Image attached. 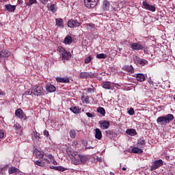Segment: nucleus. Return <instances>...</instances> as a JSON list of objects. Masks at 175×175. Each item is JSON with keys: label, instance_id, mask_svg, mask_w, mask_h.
I'll list each match as a JSON object with an SVG mask.
<instances>
[{"label": "nucleus", "instance_id": "f257e3e1", "mask_svg": "<svg viewBox=\"0 0 175 175\" xmlns=\"http://www.w3.org/2000/svg\"><path fill=\"white\" fill-rule=\"evenodd\" d=\"M174 120V116L172 113H168L166 116H161L157 119V122L159 125H167Z\"/></svg>", "mask_w": 175, "mask_h": 175}, {"label": "nucleus", "instance_id": "f03ea898", "mask_svg": "<svg viewBox=\"0 0 175 175\" xmlns=\"http://www.w3.org/2000/svg\"><path fill=\"white\" fill-rule=\"evenodd\" d=\"M32 88L33 95H35V96H43L46 94V91L43 90L42 86H33Z\"/></svg>", "mask_w": 175, "mask_h": 175}, {"label": "nucleus", "instance_id": "7ed1b4c3", "mask_svg": "<svg viewBox=\"0 0 175 175\" xmlns=\"http://www.w3.org/2000/svg\"><path fill=\"white\" fill-rule=\"evenodd\" d=\"M59 54L62 57V59L69 61L70 58L72 57L70 52L66 51L65 49L61 47L59 49Z\"/></svg>", "mask_w": 175, "mask_h": 175}, {"label": "nucleus", "instance_id": "20e7f679", "mask_svg": "<svg viewBox=\"0 0 175 175\" xmlns=\"http://www.w3.org/2000/svg\"><path fill=\"white\" fill-rule=\"evenodd\" d=\"M142 5L144 6V8L146 9V10H149L150 12H155L157 10V8L155 7V5H151L147 2V1H144L142 2Z\"/></svg>", "mask_w": 175, "mask_h": 175}, {"label": "nucleus", "instance_id": "39448f33", "mask_svg": "<svg viewBox=\"0 0 175 175\" xmlns=\"http://www.w3.org/2000/svg\"><path fill=\"white\" fill-rule=\"evenodd\" d=\"M163 165V161L162 159L156 160L154 161V163L150 167V170H156L159 167H161Z\"/></svg>", "mask_w": 175, "mask_h": 175}, {"label": "nucleus", "instance_id": "423d86ee", "mask_svg": "<svg viewBox=\"0 0 175 175\" xmlns=\"http://www.w3.org/2000/svg\"><path fill=\"white\" fill-rule=\"evenodd\" d=\"M84 3L88 9H94L96 6V0H84Z\"/></svg>", "mask_w": 175, "mask_h": 175}, {"label": "nucleus", "instance_id": "0eeeda50", "mask_svg": "<svg viewBox=\"0 0 175 175\" xmlns=\"http://www.w3.org/2000/svg\"><path fill=\"white\" fill-rule=\"evenodd\" d=\"M81 25V22H79V21H77V19H72L68 21V25L69 27V28H75L77 27H80V25Z\"/></svg>", "mask_w": 175, "mask_h": 175}, {"label": "nucleus", "instance_id": "6e6552de", "mask_svg": "<svg viewBox=\"0 0 175 175\" xmlns=\"http://www.w3.org/2000/svg\"><path fill=\"white\" fill-rule=\"evenodd\" d=\"M132 50L139 51V50H143L144 49V45L139 42H133L131 44Z\"/></svg>", "mask_w": 175, "mask_h": 175}, {"label": "nucleus", "instance_id": "1a4fd4ad", "mask_svg": "<svg viewBox=\"0 0 175 175\" xmlns=\"http://www.w3.org/2000/svg\"><path fill=\"white\" fill-rule=\"evenodd\" d=\"M102 87L105 88V90H114V85L110 81L103 82Z\"/></svg>", "mask_w": 175, "mask_h": 175}, {"label": "nucleus", "instance_id": "9d476101", "mask_svg": "<svg viewBox=\"0 0 175 175\" xmlns=\"http://www.w3.org/2000/svg\"><path fill=\"white\" fill-rule=\"evenodd\" d=\"M15 116L18 117V118H20L21 120H23V118L24 120H26V116L25 114H24V111H23V109L20 108L16 110Z\"/></svg>", "mask_w": 175, "mask_h": 175}, {"label": "nucleus", "instance_id": "9b49d317", "mask_svg": "<svg viewBox=\"0 0 175 175\" xmlns=\"http://www.w3.org/2000/svg\"><path fill=\"white\" fill-rule=\"evenodd\" d=\"M101 129H108L110 126V122L107 120H101L99 122Z\"/></svg>", "mask_w": 175, "mask_h": 175}, {"label": "nucleus", "instance_id": "f8f14e48", "mask_svg": "<svg viewBox=\"0 0 175 175\" xmlns=\"http://www.w3.org/2000/svg\"><path fill=\"white\" fill-rule=\"evenodd\" d=\"M122 70H125L126 72H128V73H134L135 69L133 68V66L132 65L130 66H124L122 68Z\"/></svg>", "mask_w": 175, "mask_h": 175}, {"label": "nucleus", "instance_id": "ddd939ff", "mask_svg": "<svg viewBox=\"0 0 175 175\" xmlns=\"http://www.w3.org/2000/svg\"><path fill=\"white\" fill-rule=\"evenodd\" d=\"M14 128L17 135H21V133H23V128L21 127V125H20V124L18 123L15 124L14 125Z\"/></svg>", "mask_w": 175, "mask_h": 175}, {"label": "nucleus", "instance_id": "4468645a", "mask_svg": "<svg viewBox=\"0 0 175 175\" xmlns=\"http://www.w3.org/2000/svg\"><path fill=\"white\" fill-rule=\"evenodd\" d=\"M10 51L8 50H3L0 51V58H8V57H10Z\"/></svg>", "mask_w": 175, "mask_h": 175}, {"label": "nucleus", "instance_id": "2eb2a0df", "mask_svg": "<svg viewBox=\"0 0 175 175\" xmlns=\"http://www.w3.org/2000/svg\"><path fill=\"white\" fill-rule=\"evenodd\" d=\"M135 59L137 60V64H139L142 66H144V65L148 64V61L145 59H140L139 57H135Z\"/></svg>", "mask_w": 175, "mask_h": 175}, {"label": "nucleus", "instance_id": "dca6fc26", "mask_svg": "<svg viewBox=\"0 0 175 175\" xmlns=\"http://www.w3.org/2000/svg\"><path fill=\"white\" fill-rule=\"evenodd\" d=\"M56 81L57 83H70V79L68 77H56Z\"/></svg>", "mask_w": 175, "mask_h": 175}, {"label": "nucleus", "instance_id": "f3484780", "mask_svg": "<svg viewBox=\"0 0 175 175\" xmlns=\"http://www.w3.org/2000/svg\"><path fill=\"white\" fill-rule=\"evenodd\" d=\"M46 90L47 92H55V91H56L57 88H55V86H54V85L47 84L46 85Z\"/></svg>", "mask_w": 175, "mask_h": 175}, {"label": "nucleus", "instance_id": "a211bd4d", "mask_svg": "<svg viewBox=\"0 0 175 175\" xmlns=\"http://www.w3.org/2000/svg\"><path fill=\"white\" fill-rule=\"evenodd\" d=\"M95 137L96 139H97V140L102 139V131H100V129H95Z\"/></svg>", "mask_w": 175, "mask_h": 175}, {"label": "nucleus", "instance_id": "6ab92c4d", "mask_svg": "<svg viewBox=\"0 0 175 175\" xmlns=\"http://www.w3.org/2000/svg\"><path fill=\"white\" fill-rule=\"evenodd\" d=\"M137 81L141 83L146 81V76L144 74L138 73L136 75Z\"/></svg>", "mask_w": 175, "mask_h": 175}, {"label": "nucleus", "instance_id": "aec40b11", "mask_svg": "<svg viewBox=\"0 0 175 175\" xmlns=\"http://www.w3.org/2000/svg\"><path fill=\"white\" fill-rule=\"evenodd\" d=\"M110 8V2L107 0H104L103 2V10H109Z\"/></svg>", "mask_w": 175, "mask_h": 175}, {"label": "nucleus", "instance_id": "412c9836", "mask_svg": "<svg viewBox=\"0 0 175 175\" xmlns=\"http://www.w3.org/2000/svg\"><path fill=\"white\" fill-rule=\"evenodd\" d=\"M56 25L59 28H64V19L56 18L55 19Z\"/></svg>", "mask_w": 175, "mask_h": 175}, {"label": "nucleus", "instance_id": "4be33fe9", "mask_svg": "<svg viewBox=\"0 0 175 175\" xmlns=\"http://www.w3.org/2000/svg\"><path fill=\"white\" fill-rule=\"evenodd\" d=\"M5 10L8 12H14L16 10V5H12L10 4L5 5Z\"/></svg>", "mask_w": 175, "mask_h": 175}, {"label": "nucleus", "instance_id": "5701e85b", "mask_svg": "<svg viewBox=\"0 0 175 175\" xmlns=\"http://www.w3.org/2000/svg\"><path fill=\"white\" fill-rule=\"evenodd\" d=\"M72 42H73V39L70 36H67L64 40V42L65 44H70Z\"/></svg>", "mask_w": 175, "mask_h": 175}, {"label": "nucleus", "instance_id": "b1692460", "mask_svg": "<svg viewBox=\"0 0 175 175\" xmlns=\"http://www.w3.org/2000/svg\"><path fill=\"white\" fill-rule=\"evenodd\" d=\"M32 140L33 142H38V140H40V134L36 131H34L33 136L32 137Z\"/></svg>", "mask_w": 175, "mask_h": 175}, {"label": "nucleus", "instance_id": "393cba45", "mask_svg": "<svg viewBox=\"0 0 175 175\" xmlns=\"http://www.w3.org/2000/svg\"><path fill=\"white\" fill-rule=\"evenodd\" d=\"M97 113H99V114H101L103 117H105V116H106V110H105V108L102 107H99L97 108Z\"/></svg>", "mask_w": 175, "mask_h": 175}, {"label": "nucleus", "instance_id": "a878e982", "mask_svg": "<svg viewBox=\"0 0 175 175\" xmlns=\"http://www.w3.org/2000/svg\"><path fill=\"white\" fill-rule=\"evenodd\" d=\"M126 133H127V135H129L130 136H135V135H136V130L133 129H127L126 131Z\"/></svg>", "mask_w": 175, "mask_h": 175}, {"label": "nucleus", "instance_id": "bb28decb", "mask_svg": "<svg viewBox=\"0 0 175 175\" xmlns=\"http://www.w3.org/2000/svg\"><path fill=\"white\" fill-rule=\"evenodd\" d=\"M68 154L69 155V157H70L71 158H77L79 157V154H77V152H75V151H68Z\"/></svg>", "mask_w": 175, "mask_h": 175}, {"label": "nucleus", "instance_id": "cd10ccee", "mask_svg": "<svg viewBox=\"0 0 175 175\" xmlns=\"http://www.w3.org/2000/svg\"><path fill=\"white\" fill-rule=\"evenodd\" d=\"M9 174H13L14 173H18V169L14 167H11L8 170Z\"/></svg>", "mask_w": 175, "mask_h": 175}, {"label": "nucleus", "instance_id": "c85d7f7f", "mask_svg": "<svg viewBox=\"0 0 175 175\" xmlns=\"http://www.w3.org/2000/svg\"><path fill=\"white\" fill-rule=\"evenodd\" d=\"M132 152H133V154H143V150L135 147L132 149Z\"/></svg>", "mask_w": 175, "mask_h": 175}, {"label": "nucleus", "instance_id": "c756f323", "mask_svg": "<svg viewBox=\"0 0 175 175\" xmlns=\"http://www.w3.org/2000/svg\"><path fill=\"white\" fill-rule=\"evenodd\" d=\"M72 162H73L74 165H79V164L81 163V160H80V156L73 158Z\"/></svg>", "mask_w": 175, "mask_h": 175}, {"label": "nucleus", "instance_id": "7c9ffc66", "mask_svg": "<svg viewBox=\"0 0 175 175\" xmlns=\"http://www.w3.org/2000/svg\"><path fill=\"white\" fill-rule=\"evenodd\" d=\"M70 110H71L74 114H79V113H80V109L77 107H72L70 108Z\"/></svg>", "mask_w": 175, "mask_h": 175}, {"label": "nucleus", "instance_id": "2f4dec72", "mask_svg": "<svg viewBox=\"0 0 175 175\" xmlns=\"http://www.w3.org/2000/svg\"><path fill=\"white\" fill-rule=\"evenodd\" d=\"M80 79H88V72H82L79 75Z\"/></svg>", "mask_w": 175, "mask_h": 175}, {"label": "nucleus", "instance_id": "473e14b6", "mask_svg": "<svg viewBox=\"0 0 175 175\" xmlns=\"http://www.w3.org/2000/svg\"><path fill=\"white\" fill-rule=\"evenodd\" d=\"M36 155L37 157V158H39V159H43V158H44V154L42 153V152L38 150L36 152Z\"/></svg>", "mask_w": 175, "mask_h": 175}, {"label": "nucleus", "instance_id": "72a5a7b5", "mask_svg": "<svg viewBox=\"0 0 175 175\" xmlns=\"http://www.w3.org/2000/svg\"><path fill=\"white\" fill-rule=\"evenodd\" d=\"M96 57L98 59H105V58L107 57V55L104 53H100V54H97Z\"/></svg>", "mask_w": 175, "mask_h": 175}, {"label": "nucleus", "instance_id": "f704fd0d", "mask_svg": "<svg viewBox=\"0 0 175 175\" xmlns=\"http://www.w3.org/2000/svg\"><path fill=\"white\" fill-rule=\"evenodd\" d=\"M79 155V159L81 161V163H85L87 162V161L88 160V159L87 158V157L85 156H81L80 154Z\"/></svg>", "mask_w": 175, "mask_h": 175}, {"label": "nucleus", "instance_id": "c9c22d12", "mask_svg": "<svg viewBox=\"0 0 175 175\" xmlns=\"http://www.w3.org/2000/svg\"><path fill=\"white\" fill-rule=\"evenodd\" d=\"M98 76V74L96 72H88V77L90 79H94V77H96Z\"/></svg>", "mask_w": 175, "mask_h": 175}, {"label": "nucleus", "instance_id": "e433bc0d", "mask_svg": "<svg viewBox=\"0 0 175 175\" xmlns=\"http://www.w3.org/2000/svg\"><path fill=\"white\" fill-rule=\"evenodd\" d=\"M105 134H106V136H107V137H111V136L114 135V132L111 130H107L105 131Z\"/></svg>", "mask_w": 175, "mask_h": 175}, {"label": "nucleus", "instance_id": "4c0bfd02", "mask_svg": "<svg viewBox=\"0 0 175 175\" xmlns=\"http://www.w3.org/2000/svg\"><path fill=\"white\" fill-rule=\"evenodd\" d=\"M50 10L53 13H55L57 12V5H55V4H51L50 6Z\"/></svg>", "mask_w": 175, "mask_h": 175}, {"label": "nucleus", "instance_id": "58836bf2", "mask_svg": "<svg viewBox=\"0 0 175 175\" xmlns=\"http://www.w3.org/2000/svg\"><path fill=\"white\" fill-rule=\"evenodd\" d=\"M69 133L71 139H75V137H76V131L70 130Z\"/></svg>", "mask_w": 175, "mask_h": 175}, {"label": "nucleus", "instance_id": "ea45409f", "mask_svg": "<svg viewBox=\"0 0 175 175\" xmlns=\"http://www.w3.org/2000/svg\"><path fill=\"white\" fill-rule=\"evenodd\" d=\"M55 170H58L59 172H65V170H67V169L62 166H56Z\"/></svg>", "mask_w": 175, "mask_h": 175}, {"label": "nucleus", "instance_id": "a19ab883", "mask_svg": "<svg viewBox=\"0 0 175 175\" xmlns=\"http://www.w3.org/2000/svg\"><path fill=\"white\" fill-rule=\"evenodd\" d=\"M32 94H33V88H31V89H29V90H27L26 92H25L24 95H32Z\"/></svg>", "mask_w": 175, "mask_h": 175}, {"label": "nucleus", "instance_id": "79ce46f5", "mask_svg": "<svg viewBox=\"0 0 175 175\" xmlns=\"http://www.w3.org/2000/svg\"><path fill=\"white\" fill-rule=\"evenodd\" d=\"M92 61V55H90L89 57H86L84 60L85 64H90Z\"/></svg>", "mask_w": 175, "mask_h": 175}, {"label": "nucleus", "instance_id": "37998d69", "mask_svg": "<svg viewBox=\"0 0 175 175\" xmlns=\"http://www.w3.org/2000/svg\"><path fill=\"white\" fill-rule=\"evenodd\" d=\"M86 28H88V29H90V28H95V25L92 24V23H88L85 25Z\"/></svg>", "mask_w": 175, "mask_h": 175}, {"label": "nucleus", "instance_id": "c03bdc74", "mask_svg": "<svg viewBox=\"0 0 175 175\" xmlns=\"http://www.w3.org/2000/svg\"><path fill=\"white\" fill-rule=\"evenodd\" d=\"M138 144H140V146H146V141L141 138L138 140Z\"/></svg>", "mask_w": 175, "mask_h": 175}, {"label": "nucleus", "instance_id": "a18cd8bd", "mask_svg": "<svg viewBox=\"0 0 175 175\" xmlns=\"http://www.w3.org/2000/svg\"><path fill=\"white\" fill-rule=\"evenodd\" d=\"M35 165H37L38 166H44V162H42V161H35Z\"/></svg>", "mask_w": 175, "mask_h": 175}, {"label": "nucleus", "instance_id": "49530a36", "mask_svg": "<svg viewBox=\"0 0 175 175\" xmlns=\"http://www.w3.org/2000/svg\"><path fill=\"white\" fill-rule=\"evenodd\" d=\"M33 3H36V0H29V2L27 3V6H31V5H33Z\"/></svg>", "mask_w": 175, "mask_h": 175}, {"label": "nucleus", "instance_id": "de8ad7c7", "mask_svg": "<svg viewBox=\"0 0 175 175\" xmlns=\"http://www.w3.org/2000/svg\"><path fill=\"white\" fill-rule=\"evenodd\" d=\"M44 156L48 157L49 159H51L52 161H54V156H53L52 154H49L47 153H45Z\"/></svg>", "mask_w": 175, "mask_h": 175}, {"label": "nucleus", "instance_id": "09e8293b", "mask_svg": "<svg viewBox=\"0 0 175 175\" xmlns=\"http://www.w3.org/2000/svg\"><path fill=\"white\" fill-rule=\"evenodd\" d=\"M128 113L130 116H133L135 114V109L133 108H131L129 111Z\"/></svg>", "mask_w": 175, "mask_h": 175}, {"label": "nucleus", "instance_id": "8fccbe9b", "mask_svg": "<svg viewBox=\"0 0 175 175\" xmlns=\"http://www.w3.org/2000/svg\"><path fill=\"white\" fill-rule=\"evenodd\" d=\"M5 137V131L0 130V139H3Z\"/></svg>", "mask_w": 175, "mask_h": 175}, {"label": "nucleus", "instance_id": "3c124183", "mask_svg": "<svg viewBox=\"0 0 175 175\" xmlns=\"http://www.w3.org/2000/svg\"><path fill=\"white\" fill-rule=\"evenodd\" d=\"M94 91H95V89L94 88H88L87 89V92H88V94H91V92H94Z\"/></svg>", "mask_w": 175, "mask_h": 175}, {"label": "nucleus", "instance_id": "603ef678", "mask_svg": "<svg viewBox=\"0 0 175 175\" xmlns=\"http://www.w3.org/2000/svg\"><path fill=\"white\" fill-rule=\"evenodd\" d=\"M82 100L83 102H85V103H88V96L84 97V96H82Z\"/></svg>", "mask_w": 175, "mask_h": 175}, {"label": "nucleus", "instance_id": "864d4df0", "mask_svg": "<svg viewBox=\"0 0 175 175\" xmlns=\"http://www.w3.org/2000/svg\"><path fill=\"white\" fill-rule=\"evenodd\" d=\"M49 131L44 130V136H46V137H49Z\"/></svg>", "mask_w": 175, "mask_h": 175}, {"label": "nucleus", "instance_id": "5fc2aeb1", "mask_svg": "<svg viewBox=\"0 0 175 175\" xmlns=\"http://www.w3.org/2000/svg\"><path fill=\"white\" fill-rule=\"evenodd\" d=\"M5 95H6V93L0 89V96H5Z\"/></svg>", "mask_w": 175, "mask_h": 175}, {"label": "nucleus", "instance_id": "6e6d98bb", "mask_svg": "<svg viewBox=\"0 0 175 175\" xmlns=\"http://www.w3.org/2000/svg\"><path fill=\"white\" fill-rule=\"evenodd\" d=\"M148 83L151 84L152 87H154V82L151 80V78H149V79L148 80Z\"/></svg>", "mask_w": 175, "mask_h": 175}, {"label": "nucleus", "instance_id": "4d7b16f0", "mask_svg": "<svg viewBox=\"0 0 175 175\" xmlns=\"http://www.w3.org/2000/svg\"><path fill=\"white\" fill-rule=\"evenodd\" d=\"M40 1L43 3V5H46L49 0H40Z\"/></svg>", "mask_w": 175, "mask_h": 175}, {"label": "nucleus", "instance_id": "13d9d810", "mask_svg": "<svg viewBox=\"0 0 175 175\" xmlns=\"http://www.w3.org/2000/svg\"><path fill=\"white\" fill-rule=\"evenodd\" d=\"M86 116H87L88 117L90 118L93 117L92 113H90V112L86 113Z\"/></svg>", "mask_w": 175, "mask_h": 175}, {"label": "nucleus", "instance_id": "bf43d9fd", "mask_svg": "<svg viewBox=\"0 0 175 175\" xmlns=\"http://www.w3.org/2000/svg\"><path fill=\"white\" fill-rule=\"evenodd\" d=\"M77 144H78V143H77V142H76V141H75V142H72V146H73L74 147H76V146H77Z\"/></svg>", "mask_w": 175, "mask_h": 175}, {"label": "nucleus", "instance_id": "052dcab7", "mask_svg": "<svg viewBox=\"0 0 175 175\" xmlns=\"http://www.w3.org/2000/svg\"><path fill=\"white\" fill-rule=\"evenodd\" d=\"M44 161H45V162H46V163H51V161L47 159H44Z\"/></svg>", "mask_w": 175, "mask_h": 175}, {"label": "nucleus", "instance_id": "680f3d73", "mask_svg": "<svg viewBox=\"0 0 175 175\" xmlns=\"http://www.w3.org/2000/svg\"><path fill=\"white\" fill-rule=\"evenodd\" d=\"M53 163L54 165H58V163L57 162V161H55V160H53Z\"/></svg>", "mask_w": 175, "mask_h": 175}, {"label": "nucleus", "instance_id": "e2e57ef3", "mask_svg": "<svg viewBox=\"0 0 175 175\" xmlns=\"http://www.w3.org/2000/svg\"><path fill=\"white\" fill-rule=\"evenodd\" d=\"M55 167H57V166H50V169H54L55 170Z\"/></svg>", "mask_w": 175, "mask_h": 175}, {"label": "nucleus", "instance_id": "0e129e2a", "mask_svg": "<svg viewBox=\"0 0 175 175\" xmlns=\"http://www.w3.org/2000/svg\"><path fill=\"white\" fill-rule=\"evenodd\" d=\"M9 0H0V2H8Z\"/></svg>", "mask_w": 175, "mask_h": 175}, {"label": "nucleus", "instance_id": "69168bd1", "mask_svg": "<svg viewBox=\"0 0 175 175\" xmlns=\"http://www.w3.org/2000/svg\"><path fill=\"white\" fill-rule=\"evenodd\" d=\"M122 170H123V171H125V170H126V167H123L122 168Z\"/></svg>", "mask_w": 175, "mask_h": 175}, {"label": "nucleus", "instance_id": "338daca9", "mask_svg": "<svg viewBox=\"0 0 175 175\" xmlns=\"http://www.w3.org/2000/svg\"><path fill=\"white\" fill-rule=\"evenodd\" d=\"M88 148V150H90V149H91V148H93V147L90 146V147H88V148Z\"/></svg>", "mask_w": 175, "mask_h": 175}, {"label": "nucleus", "instance_id": "774afa93", "mask_svg": "<svg viewBox=\"0 0 175 175\" xmlns=\"http://www.w3.org/2000/svg\"><path fill=\"white\" fill-rule=\"evenodd\" d=\"M173 99H174V100H175V96H174Z\"/></svg>", "mask_w": 175, "mask_h": 175}]
</instances>
